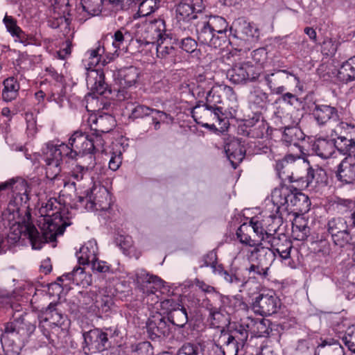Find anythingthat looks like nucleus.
<instances>
[{"label": "nucleus", "instance_id": "obj_60", "mask_svg": "<svg viewBox=\"0 0 355 355\" xmlns=\"http://www.w3.org/2000/svg\"><path fill=\"white\" fill-rule=\"evenodd\" d=\"M152 114H155L152 117V124L153 125L155 130H159L160 128L161 123L166 122L169 117V114L167 113L156 109L153 110Z\"/></svg>", "mask_w": 355, "mask_h": 355}, {"label": "nucleus", "instance_id": "obj_36", "mask_svg": "<svg viewBox=\"0 0 355 355\" xmlns=\"http://www.w3.org/2000/svg\"><path fill=\"white\" fill-rule=\"evenodd\" d=\"M268 95L260 87H254L248 96L252 108H264L268 103Z\"/></svg>", "mask_w": 355, "mask_h": 355}, {"label": "nucleus", "instance_id": "obj_29", "mask_svg": "<svg viewBox=\"0 0 355 355\" xmlns=\"http://www.w3.org/2000/svg\"><path fill=\"white\" fill-rule=\"evenodd\" d=\"M290 189H291V186L282 185L272 191L271 200L276 207L277 214L282 215L283 211H286L288 209Z\"/></svg>", "mask_w": 355, "mask_h": 355}, {"label": "nucleus", "instance_id": "obj_49", "mask_svg": "<svg viewBox=\"0 0 355 355\" xmlns=\"http://www.w3.org/2000/svg\"><path fill=\"white\" fill-rule=\"evenodd\" d=\"M269 269L270 268L254 262L251 264V266L248 268V270L249 275L253 278H256L257 279H265L268 276Z\"/></svg>", "mask_w": 355, "mask_h": 355}, {"label": "nucleus", "instance_id": "obj_11", "mask_svg": "<svg viewBox=\"0 0 355 355\" xmlns=\"http://www.w3.org/2000/svg\"><path fill=\"white\" fill-rule=\"evenodd\" d=\"M260 74V69L249 62L236 64L227 73L230 80L236 84L255 81Z\"/></svg>", "mask_w": 355, "mask_h": 355}, {"label": "nucleus", "instance_id": "obj_22", "mask_svg": "<svg viewBox=\"0 0 355 355\" xmlns=\"http://www.w3.org/2000/svg\"><path fill=\"white\" fill-rule=\"evenodd\" d=\"M144 27L145 32L147 34L145 37V44L150 46V50H151V48L154 47L155 44L164 38V21L161 19L150 21L145 24Z\"/></svg>", "mask_w": 355, "mask_h": 355}, {"label": "nucleus", "instance_id": "obj_32", "mask_svg": "<svg viewBox=\"0 0 355 355\" xmlns=\"http://www.w3.org/2000/svg\"><path fill=\"white\" fill-rule=\"evenodd\" d=\"M246 126L250 128L248 135L252 138H263L267 135L268 130V123L260 115L257 114L246 121Z\"/></svg>", "mask_w": 355, "mask_h": 355}, {"label": "nucleus", "instance_id": "obj_40", "mask_svg": "<svg viewBox=\"0 0 355 355\" xmlns=\"http://www.w3.org/2000/svg\"><path fill=\"white\" fill-rule=\"evenodd\" d=\"M281 218L274 215H270L264 219L266 236H263V241L265 243L272 238L277 237L275 234L280 226Z\"/></svg>", "mask_w": 355, "mask_h": 355}, {"label": "nucleus", "instance_id": "obj_19", "mask_svg": "<svg viewBox=\"0 0 355 355\" xmlns=\"http://www.w3.org/2000/svg\"><path fill=\"white\" fill-rule=\"evenodd\" d=\"M227 97L230 101L236 99V94L233 89L227 85H218L211 87L207 94L206 102L211 108H223L219 104L223 103V98Z\"/></svg>", "mask_w": 355, "mask_h": 355}, {"label": "nucleus", "instance_id": "obj_7", "mask_svg": "<svg viewBox=\"0 0 355 355\" xmlns=\"http://www.w3.org/2000/svg\"><path fill=\"white\" fill-rule=\"evenodd\" d=\"M191 114L197 123L210 130L217 129L214 121L220 124L225 119L223 108H211L206 103L196 105Z\"/></svg>", "mask_w": 355, "mask_h": 355}, {"label": "nucleus", "instance_id": "obj_64", "mask_svg": "<svg viewBox=\"0 0 355 355\" xmlns=\"http://www.w3.org/2000/svg\"><path fill=\"white\" fill-rule=\"evenodd\" d=\"M198 347L191 343L184 344L178 350L177 355H198Z\"/></svg>", "mask_w": 355, "mask_h": 355}, {"label": "nucleus", "instance_id": "obj_21", "mask_svg": "<svg viewBox=\"0 0 355 355\" xmlns=\"http://www.w3.org/2000/svg\"><path fill=\"white\" fill-rule=\"evenodd\" d=\"M276 254L270 246L264 245L263 243L259 242L254 246V248L249 251V259L252 262L270 268L275 260Z\"/></svg>", "mask_w": 355, "mask_h": 355}, {"label": "nucleus", "instance_id": "obj_61", "mask_svg": "<svg viewBox=\"0 0 355 355\" xmlns=\"http://www.w3.org/2000/svg\"><path fill=\"white\" fill-rule=\"evenodd\" d=\"M220 268L218 273L224 278V279L234 286L243 285V281L237 277L235 274H230L227 270H224L221 266H218Z\"/></svg>", "mask_w": 355, "mask_h": 355}, {"label": "nucleus", "instance_id": "obj_57", "mask_svg": "<svg viewBox=\"0 0 355 355\" xmlns=\"http://www.w3.org/2000/svg\"><path fill=\"white\" fill-rule=\"evenodd\" d=\"M248 225H250L251 231L253 230V232L261 238V241H263V236H266L264 219L259 220L257 218L253 217L250 219Z\"/></svg>", "mask_w": 355, "mask_h": 355}, {"label": "nucleus", "instance_id": "obj_45", "mask_svg": "<svg viewBox=\"0 0 355 355\" xmlns=\"http://www.w3.org/2000/svg\"><path fill=\"white\" fill-rule=\"evenodd\" d=\"M103 2L104 0H81L83 10L92 16L101 13Z\"/></svg>", "mask_w": 355, "mask_h": 355}, {"label": "nucleus", "instance_id": "obj_47", "mask_svg": "<svg viewBox=\"0 0 355 355\" xmlns=\"http://www.w3.org/2000/svg\"><path fill=\"white\" fill-rule=\"evenodd\" d=\"M271 322L269 320L261 318L257 319L254 337H266L272 331Z\"/></svg>", "mask_w": 355, "mask_h": 355}, {"label": "nucleus", "instance_id": "obj_63", "mask_svg": "<svg viewBox=\"0 0 355 355\" xmlns=\"http://www.w3.org/2000/svg\"><path fill=\"white\" fill-rule=\"evenodd\" d=\"M115 243L123 252L126 253L132 245L131 237L128 236L119 235L115 239Z\"/></svg>", "mask_w": 355, "mask_h": 355}, {"label": "nucleus", "instance_id": "obj_42", "mask_svg": "<svg viewBox=\"0 0 355 355\" xmlns=\"http://www.w3.org/2000/svg\"><path fill=\"white\" fill-rule=\"evenodd\" d=\"M220 339L224 341V344L221 347L223 355H237L239 347L235 336L225 333L221 335Z\"/></svg>", "mask_w": 355, "mask_h": 355}, {"label": "nucleus", "instance_id": "obj_23", "mask_svg": "<svg viewBox=\"0 0 355 355\" xmlns=\"http://www.w3.org/2000/svg\"><path fill=\"white\" fill-rule=\"evenodd\" d=\"M291 189L286 212L305 213L308 211L311 205L309 197L293 186H291Z\"/></svg>", "mask_w": 355, "mask_h": 355}, {"label": "nucleus", "instance_id": "obj_43", "mask_svg": "<svg viewBox=\"0 0 355 355\" xmlns=\"http://www.w3.org/2000/svg\"><path fill=\"white\" fill-rule=\"evenodd\" d=\"M168 319L173 324L183 327L188 322V315L185 307L182 305L175 311L170 313Z\"/></svg>", "mask_w": 355, "mask_h": 355}, {"label": "nucleus", "instance_id": "obj_50", "mask_svg": "<svg viewBox=\"0 0 355 355\" xmlns=\"http://www.w3.org/2000/svg\"><path fill=\"white\" fill-rule=\"evenodd\" d=\"M160 0H142L139 3L138 12L141 16H147L158 8Z\"/></svg>", "mask_w": 355, "mask_h": 355}, {"label": "nucleus", "instance_id": "obj_62", "mask_svg": "<svg viewBox=\"0 0 355 355\" xmlns=\"http://www.w3.org/2000/svg\"><path fill=\"white\" fill-rule=\"evenodd\" d=\"M137 355H153V347L150 342L144 341L139 343L134 349Z\"/></svg>", "mask_w": 355, "mask_h": 355}, {"label": "nucleus", "instance_id": "obj_28", "mask_svg": "<svg viewBox=\"0 0 355 355\" xmlns=\"http://www.w3.org/2000/svg\"><path fill=\"white\" fill-rule=\"evenodd\" d=\"M207 21V26L216 33V36L223 39L222 43L224 45L227 40V32H232V28L228 29V23L226 19L220 16H207L205 14L202 16Z\"/></svg>", "mask_w": 355, "mask_h": 355}, {"label": "nucleus", "instance_id": "obj_27", "mask_svg": "<svg viewBox=\"0 0 355 355\" xmlns=\"http://www.w3.org/2000/svg\"><path fill=\"white\" fill-rule=\"evenodd\" d=\"M60 206L59 203L55 198H50L47 200L44 206H42L41 208V211L42 214H44L46 216L50 217L48 219H46V222L43 224L42 227V231L44 232L45 227H46L47 224L55 220V218H61L62 223H69L67 226H69L71 224L70 219L67 217H64L60 212Z\"/></svg>", "mask_w": 355, "mask_h": 355}, {"label": "nucleus", "instance_id": "obj_2", "mask_svg": "<svg viewBox=\"0 0 355 355\" xmlns=\"http://www.w3.org/2000/svg\"><path fill=\"white\" fill-rule=\"evenodd\" d=\"M69 144L70 150L67 152V157L76 160L77 164L91 172L96 164L94 155L104 152L105 142L98 135L76 131L69 139Z\"/></svg>", "mask_w": 355, "mask_h": 355}, {"label": "nucleus", "instance_id": "obj_17", "mask_svg": "<svg viewBox=\"0 0 355 355\" xmlns=\"http://www.w3.org/2000/svg\"><path fill=\"white\" fill-rule=\"evenodd\" d=\"M57 304L51 303L40 315L39 329L43 334L49 335L47 329L50 325L60 324L66 321V316H64L56 308Z\"/></svg>", "mask_w": 355, "mask_h": 355}, {"label": "nucleus", "instance_id": "obj_25", "mask_svg": "<svg viewBox=\"0 0 355 355\" xmlns=\"http://www.w3.org/2000/svg\"><path fill=\"white\" fill-rule=\"evenodd\" d=\"M265 243L269 245L275 254L277 253L282 259L290 258L293 243L285 234L278 235Z\"/></svg>", "mask_w": 355, "mask_h": 355}, {"label": "nucleus", "instance_id": "obj_20", "mask_svg": "<svg viewBox=\"0 0 355 355\" xmlns=\"http://www.w3.org/2000/svg\"><path fill=\"white\" fill-rule=\"evenodd\" d=\"M146 329L151 340L165 338L170 334V327L165 318L159 313L150 316L146 322Z\"/></svg>", "mask_w": 355, "mask_h": 355}, {"label": "nucleus", "instance_id": "obj_54", "mask_svg": "<svg viewBox=\"0 0 355 355\" xmlns=\"http://www.w3.org/2000/svg\"><path fill=\"white\" fill-rule=\"evenodd\" d=\"M153 110L154 109L146 105L138 104L131 110L130 118L132 119H137L150 116Z\"/></svg>", "mask_w": 355, "mask_h": 355}, {"label": "nucleus", "instance_id": "obj_37", "mask_svg": "<svg viewBox=\"0 0 355 355\" xmlns=\"http://www.w3.org/2000/svg\"><path fill=\"white\" fill-rule=\"evenodd\" d=\"M304 137L305 135L300 128L297 126H288L284 128L282 140L287 145L297 146Z\"/></svg>", "mask_w": 355, "mask_h": 355}, {"label": "nucleus", "instance_id": "obj_38", "mask_svg": "<svg viewBox=\"0 0 355 355\" xmlns=\"http://www.w3.org/2000/svg\"><path fill=\"white\" fill-rule=\"evenodd\" d=\"M4 88L2 91V98L5 101H11L15 99L19 89V85L14 77L6 78L3 81Z\"/></svg>", "mask_w": 355, "mask_h": 355}, {"label": "nucleus", "instance_id": "obj_6", "mask_svg": "<svg viewBox=\"0 0 355 355\" xmlns=\"http://www.w3.org/2000/svg\"><path fill=\"white\" fill-rule=\"evenodd\" d=\"M347 216L332 217L328 219L325 226L328 233L331 236L334 243L340 248H344L349 242H352V234L349 228L354 227L350 226Z\"/></svg>", "mask_w": 355, "mask_h": 355}, {"label": "nucleus", "instance_id": "obj_14", "mask_svg": "<svg viewBox=\"0 0 355 355\" xmlns=\"http://www.w3.org/2000/svg\"><path fill=\"white\" fill-rule=\"evenodd\" d=\"M280 301L274 294L261 293L255 297L252 308L254 312L260 315H270L277 311Z\"/></svg>", "mask_w": 355, "mask_h": 355}, {"label": "nucleus", "instance_id": "obj_48", "mask_svg": "<svg viewBox=\"0 0 355 355\" xmlns=\"http://www.w3.org/2000/svg\"><path fill=\"white\" fill-rule=\"evenodd\" d=\"M89 173V171L88 170H85L84 166H81L76 164L69 173L70 181H71V184L75 187L76 182H79L83 180Z\"/></svg>", "mask_w": 355, "mask_h": 355}, {"label": "nucleus", "instance_id": "obj_12", "mask_svg": "<svg viewBox=\"0 0 355 355\" xmlns=\"http://www.w3.org/2000/svg\"><path fill=\"white\" fill-rule=\"evenodd\" d=\"M293 79L296 83V87H299L300 78L295 74L287 70H277L270 74L264 76V80L272 93L282 94L286 88L284 85Z\"/></svg>", "mask_w": 355, "mask_h": 355}, {"label": "nucleus", "instance_id": "obj_4", "mask_svg": "<svg viewBox=\"0 0 355 355\" xmlns=\"http://www.w3.org/2000/svg\"><path fill=\"white\" fill-rule=\"evenodd\" d=\"M297 158L288 155L284 159L278 160L276 162L275 168L279 176L283 175L282 178L288 179L290 182H301L302 187L307 188L315 180L316 183L322 181V177L325 176L324 170L321 168L313 169L312 167H306L303 163V171L306 172L305 177L301 176L298 171V162Z\"/></svg>", "mask_w": 355, "mask_h": 355}, {"label": "nucleus", "instance_id": "obj_31", "mask_svg": "<svg viewBox=\"0 0 355 355\" xmlns=\"http://www.w3.org/2000/svg\"><path fill=\"white\" fill-rule=\"evenodd\" d=\"M11 190L13 193V197L17 202H20L21 205L28 203L30 200L31 187L26 180L21 178L14 179Z\"/></svg>", "mask_w": 355, "mask_h": 355}, {"label": "nucleus", "instance_id": "obj_16", "mask_svg": "<svg viewBox=\"0 0 355 355\" xmlns=\"http://www.w3.org/2000/svg\"><path fill=\"white\" fill-rule=\"evenodd\" d=\"M139 76V69L132 66L118 70L113 74V90L119 94L123 92L124 89L130 87L137 83Z\"/></svg>", "mask_w": 355, "mask_h": 355}, {"label": "nucleus", "instance_id": "obj_3", "mask_svg": "<svg viewBox=\"0 0 355 355\" xmlns=\"http://www.w3.org/2000/svg\"><path fill=\"white\" fill-rule=\"evenodd\" d=\"M86 82L87 87L94 93L86 97L87 110L96 114L111 111L112 103L104 95L111 94L112 89L105 83L103 71L96 69L88 71Z\"/></svg>", "mask_w": 355, "mask_h": 355}, {"label": "nucleus", "instance_id": "obj_34", "mask_svg": "<svg viewBox=\"0 0 355 355\" xmlns=\"http://www.w3.org/2000/svg\"><path fill=\"white\" fill-rule=\"evenodd\" d=\"M97 245L95 241H89L83 245L78 252H76V257L79 265H87L94 261L96 257Z\"/></svg>", "mask_w": 355, "mask_h": 355}, {"label": "nucleus", "instance_id": "obj_56", "mask_svg": "<svg viewBox=\"0 0 355 355\" xmlns=\"http://www.w3.org/2000/svg\"><path fill=\"white\" fill-rule=\"evenodd\" d=\"M104 52V46H101L100 42L98 43V46L95 49L88 50L86 53V55L91 60L89 64L91 65H96L99 62L101 57Z\"/></svg>", "mask_w": 355, "mask_h": 355}, {"label": "nucleus", "instance_id": "obj_58", "mask_svg": "<svg viewBox=\"0 0 355 355\" xmlns=\"http://www.w3.org/2000/svg\"><path fill=\"white\" fill-rule=\"evenodd\" d=\"M128 37H130V33L125 28H121L114 33L112 37L113 38L112 46L116 49L115 51H117V50L120 49L125 38Z\"/></svg>", "mask_w": 355, "mask_h": 355}, {"label": "nucleus", "instance_id": "obj_5", "mask_svg": "<svg viewBox=\"0 0 355 355\" xmlns=\"http://www.w3.org/2000/svg\"><path fill=\"white\" fill-rule=\"evenodd\" d=\"M69 150V144L57 145L49 142L46 144L43 148L42 159L45 162L46 175L49 179L53 180L60 174L62 157H67V152Z\"/></svg>", "mask_w": 355, "mask_h": 355}, {"label": "nucleus", "instance_id": "obj_18", "mask_svg": "<svg viewBox=\"0 0 355 355\" xmlns=\"http://www.w3.org/2000/svg\"><path fill=\"white\" fill-rule=\"evenodd\" d=\"M88 121L92 130L89 135H96L102 138L101 133L109 132L115 125L114 118L108 112L93 114L89 117Z\"/></svg>", "mask_w": 355, "mask_h": 355}, {"label": "nucleus", "instance_id": "obj_1", "mask_svg": "<svg viewBox=\"0 0 355 355\" xmlns=\"http://www.w3.org/2000/svg\"><path fill=\"white\" fill-rule=\"evenodd\" d=\"M68 224L62 223L60 218H55L54 220L47 224L44 232H40L28 218L27 220L24 219L21 222L18 221L13 224L8 237L16 243L24 236L30 241L33 249L40 250L44 243L53 242L56 240L57 236L62 235Z\"/></svg>", "mask_w": 355, "mask_h": 355}, {"label": "nucleus", "instance_id": "obj_39", "mask_svg": "<svg viewBox=\"0 0 355 355\" xmlns=\"http://www.w3.org/2000/svg\"><path fill=\"white\" fill-rule=\"evenodd\" d=\"M336 148L343 154L355 156V141L345 136H338L334 141Z\"/></svg>", "mask_w": 355, "mask_h": 355}, {"label": "nucleus", "instance_id": "obj_55", "mask_svg": "<svg viewBox=\"0 0 355 355\" xmlns=\"http://www.w3.org/2000/svg\"><path fill=\"white\" fill-rule=\"evenodd\" d=\"M95 306L103 313L110 311L112 305V299L108 295H97L94 302Z\"/></svg>", "mask_w": 355, "mask_h": 355}, {"label": "nucleus", "instance_id": "obj_30", "mask_svg": "<svg viewBox=\"0 0 355 355\" xmlns=\"http://www.w3.org/2000/svg\"><path fill=\"white\" fill-rule=\"evenodd\" d=\"M11 190L13 193V197L17 202H20L21 205L28 203L30 200L31 187L26 180L21 178L14 179Z\"/></svg>", "mask_w": 355, "mask_h": 355}, {"label": "nucleus", "instance_id": "obj_44", "mask_svg": "<svg viewBox=\"0 0 355 355\" xmlns=\"http://www.w3.org/2000/svg\"><path fill=\"white\" fill-rule=\"evenodd\" d=\"M251 227L248 223L242 224L236 231V236L241 243L254 247L257 243L250 237Z\"/></svg>", "mask_w": 355, "mask_h": 355}, {"label": "nucleus", "instance_id": "obj_24", "mask_svg": "<svg viewBox=\"0 0 355 355\" xmlns=\"http://www.w3.org/2000/svg\"><path fill=\"white\" fill-rule=\"evenodd\" d=\"M338 180L345 184L355 183V156L348 155L338 166Z\"/></svg>", "mask_w": 355, "mask_h": 355}, {"label": "nucleus", "instance_id": "obj_33", "mask_svg": "<svg viewBox=\"0 0 355 355\" xmlns=\"http://www.w3.org/2000/svg\"><path fill=\"white\" fill-rule=\"evenodd\" d=\"M311 149L318 157L322 159L329 158L335 150L334 141L318 138L312 144Z\"/></svg>", "mask_w": 355, "mask_h": 355}, {"label": "nucleus", "instance_id": "obj_13", "mask_svg": "<svg viewBox=\"0 0 355 355\" xmlns=\"http://www.w3.org/2000/svg\"><path fill=\"white\" fill-rule=\"evenodd\" d=\"M109 335V333L98 329H92L84 333L85 347H87L91 352H103L107 349L112 345L108 338Z\"/></svg>", "mask_w": 355, "mask_h": 355}, {"label": "nucleus", "instance_id": "obj_59", "mask_svg": "<svg viewBox=\"0 0 355 355\" xmlns=\"http://www.w3.org/2000/svg\"><path fill=\"white\" fill-rule=\"evenodd\" d=\"M343 340L350 351L355 352V325L347 329Z\"/></svg>", "mask_w": 355, "mask_h": 355}, {"label": "nucleus", "instance_id": "obj_15", "mask_svg": "<svg viewBox=\"0 0 355 355\" xmlns=\"http://www.w3.org/2000/svg\"><path fill=\"white\" fill-rule=\"evenodd\" d=\"M207 24L202 17L194 23L198 42L213 49L223 48V39L216 36V33Z\"/></svg>", "mask_w": 355, "mask_h": 355}, {"label": "nucleus", "instance_id": "obj_41", "mask_svg": "<svg viewBox=\"0 0 355 355\" xmlns=\"http://www.w3.org/2000/svg\"><path fill=\"white\" fill-rule=\"evenodd\" d=\"M319 355H345L344 349L336 341L323 340L318 346Z\"/></svg>", "mask_w": 355, "mask_h": 355}, {"label": "nucleus", "instance_id": "obj_51", "mask_svg": "<svg viewBox=\"0 0 355 355\" xmlns=\"http://www.w3.org/2000/svg\"><path fill=\"white\" fill-rule=\"evenodd\" d=\"M200 267H209L213 268L214 272H218L220 268L219 265H217V254L214 250L209 251L207 254L204 255L199 261Z\"/></svg>", "mask_w": 355, "mask_h": 355}, {"label": "nucleus", "instance_id": "obj_10", "mask_svg": "<svg viewBox=\"0 0 355 355\" xmlns=\"http://www.w3.org/2000/svg\"><path fill=\"white\" fill-rule=\"evenodd\" d=\"M134 282L139 291L147 295H155L164 287V281L161 278L143 269L136 270Z\"/></svg>", "mask_w": 355, "mask_h": 355}, {"label": "nucleus", "instance_id": "obj_8", "mask_svg": "<svg viewBox=\"0 0 355 355\" xmlns=\"http://www.w3.org/2000/svg\"><path fill=\"white\" fill-rule=\"evenodd\" d=\"M202 0H181L175 6V17L178 21L191 22L194 25L203 15Z\"/></svg>", "mask_w": 355, "mask_h": 355}, {"label": "nucleus", "instance_id": "obj_35", "mask_svg": "<svg viewBox=\"0 0 355 355\" xmlns=\"http://www.w3.org/2000/svg\"><path fill=\"white\" fill-rule=\"evenodd\" d=\"M157 51V56L161 59H167L173 61L176 55V49L171 44V39L164 37L160 42H158L155 46Z\"/></svg>", "mask_w": 355, "mask_h": 355}, {"label": "nucleus", "instance_id": "obj_9", "mask_svg": "<svg viewBox=\"0 0 355 355\" xmlns=\"http://www.w3.org/2000/svg\"><path fill=\"white\" fill-rule=\"evenodd\" d=\"M311 111L314 120L319 125H324L328 122H333L338 123V127L341 129L354 128L347 123L340 121V116L335 107L314 103Z\"/></svg>", "mask_w": 355, "mask_h": 355}, {"label": "nucleus", "instance_id": "obj_52", "mask_svg": "<svg viewBox=\"0 0 355 355\" xmlns=\"http://www.w3.org/2000/svg\"><path fill=\"white\" fill-rule=\"evenodd\" d=\"M67 325L64 323L60 324L50 325L49 329H47L49 335L43 334L49 341H54V338H59L62 335L67 333Z\"/></svg>", "mask_w": 355, "mask_h": 355}, {"label": "nucleus", "instance_id": "obj_26", "mask_svg": "<svg viewBox=\"0 0 355 355\" xmlns=\"http://www.w3.org/2000/svg\"><path fill=\"white\" fill-rule=\"evenodd\" d=\"M225 151L234 168H236L245 155V147L239 139H233L227 144Z\"/></svg>", "mask_w": 355, "mask_h": 355}, {"label": "nucleus", "instance_id": "obj_46", "mask_svg": "<svg viewBox=\"0 0 355 355\" xmlns=\"http://www.w3.org/2000/svg\"><path fill=\"white\" fill-rule=\"evenodd\" d=\"M66 277L72 280L73 283L83 285L89 283L87 277L90 278V276L87 275L85 269L80 266L75 267L71 272L66 275Z\"/></svg>", "mask_w": 355, "mask_h": 355}, {"label": "nucleus", "instance_id": "obj_53", "mask_svg": "<svg viewBox=\"0 0 355 355\" xmlns=\"http://www.w3.org/2000/svg\"><path fill=\"white\" fill-rule=\"evenodd\" d=\"M349 60L345 62L338 70V78L343 82H350L355 80V73L352 72Z\"/></svg>", "mask_w": 355, "mask_h": 355}]
</instances>
